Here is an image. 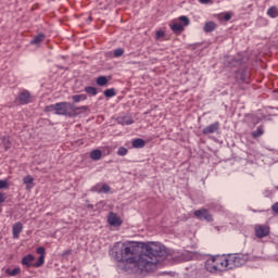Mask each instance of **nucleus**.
I'll return each mask as SVG.
<instances>
[{"instance_id": "obj_14", "label": "nucleus", "mask_w": 278, "mask_h": 278, "mask_svg": "<svg viewBox=\"0 0 278 278\" xmlns=\"http://www.w3.org/2000/svg\"><path fill=\"white\" fill-rule=\"evenodd\" d=\"M118 125H134V119L129 116H122L117 118Z\"/></svg>"}, {"instance_id": "obj_17", "label": "nucleus", "mask_w": 278, "mask_h": 278, "mask_svg": "<svg viewBox=\"0 0 278 278\" xmlns=\"http://www.w3.org/2000/svg\"><path fill=\"white\" fill-rule=\"evenodd\" d=\"M214 29H216V23H214V22H207V23H205V25H204V31H205L206 34H210V33L214 31Z\"/></svg>"}, {"instance_id": "obj_16", "label": "nucleus", "mask_w": 278, "mask_h": 278, "mask_svg": "<svg viewBox=\"0 0 278 278\" xmlns=\"http://www.w3.org/2000/svg\"><path fill=\"white\" fill-rule=\"evenodd\" d=\"M144 144L143 139L137 138L132 140V149H143Z\"/></svg>"}, {"instance_id": "obj_13", "label": "nucleus", "mask_w": 278, "mask_h": 278, "mask_svg": "<svg viewBox=\"0 0 278 278\" xmlns=\"http://www.w3.org/2000/svg\"><path fill=\"white\" fill-rule=\"evenodd\" d=\"M45 34L39 33L37 36H35L31 40H30V45H35L36 47H40V45H42V42H45Z\"/></svg>"}, {"instance_id": "obj_38", "label": "nucleus", "mask_w": 278, "mask_h": 278, "mask_svg": "<svg viewBox=\"0 0 278 278\" xmlns=\"http://www.w3.org/2000/svg\"><path fill=\"white\" fill-rule=\"evenodd\" d=\"M5 199H8V195L4 192H0V203H5Z\"/></svg>"}, {"instance_id": "obj_41", "label": "nucleus", "mask_w": 278, "mask_h": 278, "mask_svg": "<svg viewBox=\"0 0 278 278\" xmlns=\"http://www.w3.org/2000/svg\"><path fill=\"white\" fill-rule=\"evenodd\" d=\"M222 206H218V210H220Z\"/></svg>"}, {"instance_id": "obj_21", "label": "nucleus", "mask_w": 278, "mask_h": 278, "mask_svg": "<svg viewBox=\"0 0 278 278\" xmlns=\"http://www.w3.org/2000/svg\"><path fill=\"white\" fill-rule=\"evenodd\" d=\"M21 274V268L20 267H15L13 269H5V275H9V277H16V275Z\"/></svg>"}, {"instance_id": "obj_12", "label": "nucleus", "mask_w": 278, "mask_h": 278, "mask_svg": "<svg viewBox=\"0 0 278 278\" xmlns=\"http://www.w3.org/2000/svg\"><path fill=\"white\" fill-rule=\"evenodd\" d=\"M34 260L36 257L34 254H28L22 258V266H26V268H34Z\"/></svg>"}, {"instance_id": "obj_10", "label": "nucleus", "mask_w": 278, "mask_h": 278, "mask_svg": "<svg viewBox=\"0 0 278 278\" xmlns=\"http://www.w3.org/2000/svg\"><path fill=\"white\" fill-rule=\"evenodd\" d=\"M205 268L208 273H217L218 265L216 264V258L213 257L205 263Z\"/></svg>"}, {"instance_id": "obj_35", "label": "nucleus", "mask_w": 278, "mask_h": 278, "mask_svg": "<svg viewBox=\"0 0 278 278\" xmlns=\"http://www.w3.org/2000/svg\"><path fill=\"white\" fill-rule=\"evenodd\" d=\"M110 190H112V188L109 185L102 184V194H108Z\"/></svg>"}, {"instance_id": "obj_8", "label": "nucleus", "mask_w": 278, "mask_h": 278, "mask_svg": "<svg viewBox=\"0 0 278 278\" xmlns=\"http://www.w3.org/2000/svg\"><path fill=\"white\" fill-rule=\"evenodd\" d=\"M108 223L111 227H121L123 225V219L114 212H110L108 215Z\"/></svg>"}, {"instance_id": "obj_20", "label": "nucleus", "mask_w": 278, "mask_h": 278, "mask_svg": "<svg viewBox=\"0 0 278 278\" xmlns=\"http://www.w3.org/2000/svg\"><path fill=\"white\" fill-rule=\"evenodd\" d=\"M267 15H268L269 18H277V16H278V9H277V7H270L267 10Z\"/></svg>"}, {"instance_id": "obj_9", "label": "nucleus", "mask_w": 278, "mask_h": 278, "mask_svg": "<svg viewBox=\"0 0 278 278\" xmlns=\"http://www.w3.org/2000/svg\"><path fill=\"white\" fill-rule=\"evenodd\" d=\"M218 129H220V123L219 122H215V123L204 127L202 129V134L204 136H207L210 134H216V131H218Z\"/></svg>"}, {"instance_id": "obj_33", "label": "nucleus", "mask_w": 278, "mask_h": 278, "mask_svg": "<svg viewBox=\"0 0 278 278\" xmlns=\"http://www.w3.org/2000/svg\"><path fill=\"white\" fill-rule=\"evenodd\" d=\"M45 112H54V114H55V112H56V106H55V104L47 105V106L45 108Z\"/></svg>"}, {"instance_id": "obj_23", "label": "nucleus", "mask_w": 278, "mask_h": 278, "mask_svg": "<svg viewBox=\"0 0 278 278\" xmlns=\"http://www.w3.org/2000/svg\"><path fill=\"white\" fill-rule=\"evenodd\" d=\"M262 136H264V126H258V127L256 128V130H254V131L252 132V137H253V138H260V137H262Z\"/></svg>"}, {"instance_id": "obj_36", "label": "nucleus", "mask_w": 278, "mask_h": 278, "mask_svg": "<svg viewBox=\"0 0 278 278\" xmlns=\"http://www.w3.org/2000/svg\"><path fill=\"white\" fill-rule=\"evenodd\" d=\"M160 38H164V30H157L155 34V39L160 40Z\"/></svg>"}, {"instance_id": "obj_6", "label": "nucleus", "mask_w": 278, "mask_h": 278, "mask_svg": "<svg viewBox=\"0 0 278 278\" xmlns=\"http://www.w3.org/2000/svg\"><path fill=\"white\" fill-rule=\"evenodd\" d=\"M16 101L20 105H27L31 103V93L28 90H23L18 93Z\"/></svg>"}, {"instance_id": "obj_37", "label": "nucleus", "mask_w": 278, "mask_h": 278, "mask_svg": "<svg viewBox=\"0 0 278 278\" xmlns=\"http://www.w3.org/2000/svg\"><path fill=\"white\" fill-rule=\"evenodd\" d=\"M222 18H223V21H231V13H229V12L224 13Z\"/></svg>"}, {"instance_id": "obj_29", "label": "nucleus", "mask_w": 278, "mask_h": 278, "mask_svg": "<svg viewBox=\"0 0 278 278\" xmlns=\"http://www.w3.org/2000/svg\"><path fill=\"white\" fill-rule=\"evenodd\" d=\"M125 53V50L123 48H117L113 51L114 58H121Z\"/></svg>"}, {"instance_id": "obj_7", "label": "nucleus", "mask_w": 278, "mask_h": 278, "mask_svg": "<svg viewBox=\"0 0 278 278\" xmlns=\"http://www.w3.org/2000/svg\"><path fill=\"white\" fill-rule=\"evenodd\" d=\"M256 238H266V236H270V227L266 225H256L254 227Z\"/></svg>"}, {"instance_id": "obj_25", "label": "nucleus", "mask_w": 278, "mask_h": 278, "mask_svg": "<svg viewBox=\"0 0 278 278\" xmlns=\"http://www.w3.org/2000/svg\"><path fill=\"white\" fill-rule=\"evenodd\" d=\"M103 184L98 182L91 188V192H98V194H102Z\"/></svg>"}, {"instance_id": "obj_26", "label": "nucleus", "mask_w": 278, "mask_h": 278, "mask_svg": "<svg viewBox=\"0 0 278 278\" xmlns=\"http://www.w3.org/2000/svg\"><path fill=\"white\" fill-rule=\"evenodd\" d=\"M104 97L111 99L112 97H116V90L114 88L104 90Z\"/></svg>"}, {"instance_id": "obj_40", "label": "nucleus", "mask_w": 278, "mask_h": 278, "mask_svg": "<svg viewBox=\"0 0 278 278\" xmlns=\"http://www.w3.org/2000/svg\"><path fill=\"white\" fill-rule=\"evenodd\" d=\"M211 1H212V0H199V2L202 3V4H204V5L207 4V3H210Z\"/></svg>"}, {"instance_id": "obj_30", "label": "nucleus", "mask_w": 278, "mask_h": 278, "mask_svg": "<svg viewBox=\"0 0 278 278\" xmlns=\"http://www.w3.org/2000/svg\"><path fill=\"white\" fill-rule=\"evenodd\" d=\"M127 153H129V151L125 147H121L117 150V155H119L121 157H124V155H127Z\"/></svg>"}, {"instance_id": "obj_39", "label": "nucleus", "mask_w": 278, "mask_h": 278, "mask_svg": "<svg viewBox=\"0 0 278 278\" xmlns=\"http://www.w3.org/2000/svg\"><path fill=\"white\" fill-rule=\"evenodd\" d=\"M273 212H275L276 214H278V202H276L273 206H271Z\"/></svg>"}, {"instance_id": "obj_1", "label": "nucleus", "mask_w": 278, "mask_h": 278, "mask_svg": "<svg viewBox=\"0 0 278 278\" xmlns=\"http://www.w3.org/2000/svg\"><path fill=\"white\" fill-rule=\"evenodd\" d=\"M166 248L156 242H116L110 255L118 264H124L126 273H151L157 268L160 257H166Z\"/></svg>"}, {"instance_id": "obj_18", "label": "nucleus", "mask_w": 278, "mask_h": 278, "mask_svg": "<svg viewBox=\"0 0 278 278\" xmlns=\"http://www.w3.org/2000/svg\"><path fill=\"white\" fill-rule=\"evenodd\" d=\"M172 31H174V34H181V31H184V25H181L180 23H174L170 26Z\"/></svg>"}, {"instance_id": "obj_28", "label": "nucleus", "mask_w": 278, "mask_h": 278, "mask_svg": "<svg viewBox=\"0 0 278 278\" xmlns=\"http://www.w3.org/2000/svg\"><path fill=\"white\" fill-rule=\"evenodd\" d=\"M45 264V256H39L33 268H40Z\"/></svg>"}, {"instance_id": "obj_24", "label": "nucleus", "mask_w": 278, "mask_h": 278, "mask_svg": "<svg viewBox=\"0 0 278 278\" xmlns=\"http://www.w3.org/2000/svg\"><path fill=\"white\" fill-rule=\"evenodd\" d=\"M85 92H87V94H90L91 97H97V88L96 87L87 86V87H85Z\"/></svg>"}, {"instance_id": "obj_32", "label": "nucleus", "mask_w": 278, "mask_h": 278, "mask_svg": "<svg viewBox=\"0 0 278 278\" xmlns=\"http://www.w3.org/2000/svg\"><path fill=\"white\" fill-rule=\"evenodd\" d=\"M179 21L180 23H184L185 26L190 25V20L188 18V16L182 15L179 17Z\"/></svg>"}, {"instance_id": "obj_27", "label": "nucleus", "mask_w": 278, "mask_h": 278, "mask_svg": "<svg viewBox=\"0 0 278 278\" xmlns=\"http://www.w3.org/2000/svg\"><path fill=\"white\" fill-rule=\"evenodd\" d=\"M97 85L98 86H106L108 85V77L100 76L97 78Z\"/></svg>"}, {"instance_id": "obj_3", "label": "nucleus", "mask_w": 278, "mask_h": 278, "mask_svg": "<svg viewBox=\"0 0 278 278\" xmlns=\"http://www.w3.org/2000/svg\"><path fill=\"white\" fill-rule=\"evenodd\" d=\"M215 263L217 264L218 270L231 269V264L229 261V254L223 256H215Z\"/></svg>"}, {"instance_id": "obj_22", "label": "nucleus", "mask_w": 278, "mask_h": 278, "mask_svg": "<svg viewBox=\"0 0 278 278\" xmlns=\"http://www.w3.org/2000/svg\"><path fill=\"white\" fill-rule=\"evenodd\" d=\"M88 99V96L81 93V94H75L72 97V100L74 103H79L80 101H86Z\"/></svg>"}, {"instance_id": "obj_19", "label": "nucleus", "mask_w": 278, "mask_h": 278, "mask_svg": "<svg viewBox=\"0 0 278 278\" xmlns=\"http://www.w3.org/2000/svg\"><path fill=\"white\" fill-rule=\"evenodd\" d=\"M103 155V152L101 150H92L90 153V157L94 161L98 162Z\"/></svg>"}, {"instance_id": "obj_34", "label": "nucleus", "mask_w": 278, "mask_h": 278, "mask_svg": "<svg viewBox=\"0 0 278 278\" xmlns=\"http://www.w3.org/2000/svg\"><path fill=\"white\" fill-rule=\"evenodd\" d=\"M47 251L45 250V248L43 247H39V248H37V250H36V253L38 254V255H40L39 257H45V253H46Z\"/></svg>"}, {"instance_id": "obj_11", "label": "nucleus", "mask_w": 278, "mask_h": 278, "mask_svg": "<svg viewBox=\"0 0 278 278\" xmlns=\"http://www.w3.org/2000/svg\"><path fill=\"white\" fill-rule=\"evenodd\" d=\"M22 232H23V224L21 222L13 224L12 233H13V238L15 240H17V238H20Z\"/></svg>"}, {"instance_id": "obj_15", "label": "nucleus", "mask_w": 278, "mask_h": 278, "mask_svg": "<svg viewBox=\"0 0 278 278\" xmlns=\"http://www.w3.org/2000/svg\"><path fill=\"white\" fill-rule=\"evenodd\" d=\"M23 182L26 185V190H31V188H34V177L30 175L24 177Z\"/></svg>"}, {"instance_id": "obj_2", "label": "nucleus", "mask_w": 278, "mask_h": 278, "mask_svg": "<svg viewBox=\"0 0 278 278\" xmlns=\"http://www.w3.org/2000/svg\"><path fill=\"white\" fill-rule=\"evenodd\" d=\"M55 114L58 116H68L70 118H75V116H79L81 112H88V106H76L71 102H58L55 103Z\"/></svg>"}, {"instance_id": "obj_4", "label": "nucleus", "mask_w": 278, "mask_h": 278, "mask_svg": "<svg viewBox=\"0 0 278 278\" xmlns=\"http://www.w3.org/2000/svg\"><path fill=\"white\" fill-rule=\"evenodd\" d=\"M193 216L198 218V220H206V223H213L214 217H212V214H210V211L206 208H200L194 211Z\"/></svg>"}, {"instance_id": "obj_31", "label": "nucleus", "mask_w": 278, "mask_h": 278, "mask_svg": "<svg viewBox=\"0 0 278 278\" xmlns=\"http://www.w3.org/2000/svg\"><path fill=\"white\" fill-rule=\"evenodd\" d=\"M8 188H10V185L8 184V180L1 179L0 180V190H5Z\"/></svg>"}, {"instance_id": "obj_5", "label": "nucleus", "mask_w": 278, "mask_h": 278, "mask_svg": "<svg viewBox=\"0 0 278 278\" xmlns=\"http://www.w3.org/2000/svg\"><path fill=\"white\" fill-rule=\"evenodd\" d=\"M230 262V269L238 268L244 264V256L242 254H228Z\"/></svg>"}]
</instances>
